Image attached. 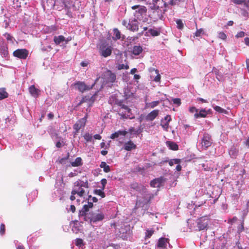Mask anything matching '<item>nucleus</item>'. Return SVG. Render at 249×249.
Masks as SVG:
<instances>
[{"label":"nucleus","instance_id":"60","mask_svg":"<svg viewBox=\"0 0 249 249\" xmlns=\"http://www.w3.org/2000/svg\"><path fill=\"white\" fill-rule=\"evenodd\" d=\"M70 211L72 213H74L75 212L76 208H75L74 205H71V206H70Z\"/></svg>","mask_w":249,"mask_h":249},{"label":"nucleus","instance_id":"54","mask_svg":"<svg viewBox=\"0 0 249 249\" xmlns=\"http://www.w3.org/2000/svg\"><path fill=\"white\" fill-rule=\"evenodd\" d=\"M119 137V135L118 133L117 132H115V133H112L110 135V138L111 139H115V138H117Z\"/></svg>","mask_w":249,"mask_h":249},{"label":"nucleus","instance_id":"47","mask_svg":"<svg viewBox=\"0 0 249 249\" xmlns=\"http://www.w3.org/2000/svg\"><path fill=\"white\" fill-rule=\"evenodd\" d=\"M176 23L177 24V28L179 29H182L183 28V24L181 19H178L176 21Z\"/></svg>","mask_w":249,"mask_h":249},{"label":"nucleus","instance_id":"62","mask_svg":"<svg viewBox=\"0 0 249 249\" xmlns=\"http://www.w3.org/2000/svg\"><path fill=\"white\" fill-rule=\"evenodd\" d=\"M242 15H243V16H244V17H247V18H248V16H249V13H248V12H247L246 11V10H243V12H242Z\"/></svg>","mask_w":249,"mask_h":249},{"label":"nucleus","instance_id":"6","mask_svg":"<svg viewBox=\"0 0 249 249\" xmlns=\"http://www.w3.org/2000/svg\"><path fill=\"white\" fill-rule=\"evenodd\" d=\"M212 144L211 136L208 133H204L201 140V144L204 149H207Z\"/></svg>","mask_w":249,"mask_h":249},{"label":"nucleus","instance_id":"49","mask_svg":"<svg viewBox=\"0 0 249 249\" xmlns=\"http://www.w3.org/2000/svg\"><path fill=\"white\" fill-rule=\"evenodd\" d=\"M5 232V226L3 223H1L0 225V234L3 235Z\"/></svg>","mask_w":249,"mask_h":249},{"label":"nucleus","instance_id":"64","mask_svg":"<svg viewBox=\"0 0 249 249\" xmlns=\"http://www.w3.org/2000/svg\"><path fill=\"white\" fill-rule=\"evenodd\" d=\"M245 143L246 146H247L248 147H249V137L248 138L247 140L245 142Z\"/></svg>","mask_w":249,"mask_h":249},{"label":"nucleus","instance_id":"12","mask_svg":"<svg viewBox=\"0 0 249 249\" xmlns=\"http://www.w3.org/2000/svg\"><path fill=\"white\" fill-rule=\"evenodd\" d=\"M75 85L77 86L78 89L81 92H83L85 91L89 90L92 89V86L89 87L86 85L84 82H77L75 84Z\"/></svg>","mask_w":249,"mask_h":249},{"label":"nucleus","instance_id":"44","mask_svg":"<svg viewBox=\"0 0 249 249\" xmlns=\"http://www.w3.org/2000/svg\"><path fill=\"white\" fill-rule=\"evenodd\" d=\"M129 68V67L128 65H124V64H119L117 66V69L118 70H121L123 69L128 70Z\"/></svg>","mask_w":249,"mask_h":249},{"label":"nucleus","instance_id":"7","mask_svg":"<svg viewBox=\"0 0 249 249\" xmlns=\"http://www.w3.org/2000/svg\"><path fill=\"white\" fill-rule=\"evenodd\" d=\"M104 214L102 213H91L89 222L90 224L92 223H96L102 221L104 219Z\"/></svg>","mask_w":249,"mask_h":249},{"label":"nucleus","instance_id":"33","mask_svg":"<svg viewBox=\"0 0 249 249\" xmlns=\"http://www.w3.org/2000/svg\"><path fill=\"white\" fill-rule=\"evenodd\" d=\"M148 32L150 33L151 35L153 36H158L160 34V32L156 30L150 29L148 30Z\"/></svg>","mask_w":249,"mask_h":249},{"label":"nucleus","instance_id":"9","mask_svg":"<svg viewBox=\"0 0 249 249\" xmlns=\"http://www.w3.org/2000/svg\"><path fill=\"white\" fill-rule=\"evenodd\" d=\"M104 76L107 83H113L116 80V74L110 70L106 71Z\"/></svg>","mask_w":249,"mask_h":249},{"label":"nucleus","instance_id":"20","mask_svg":"<svg viewBox=\"0 0 249 249\" xmlns=\"http://www.w3.org/2000/svg\"><path fill=\"white\" fill-rule=\"evenodd\" d=\"M132 9L133 10H135L138 9V10L136 12L139 13L141 15H142L146 13L147 9L144 6H141L140 5H136L132 6Z\"/></svg>","mask_w":249,"mask_h":249},{"label":"nucleus","instance_id":"36","mask_svg":"<svg viewBox=\"0 0 249 249\" xmlns=\"http://www.w3.org/2000/svg\"><path fill=\"white\" fill-rule=\"evenodd\" d=\"M154 232V231L153 230H147L145 232V238L147 239L150 238Z\"/></svg>","mask_w":249,"mask_h":249},{"label":"nucleus","instance_id":"29","mask_svg":"<svg viewBox=\"0 0 249 249\" xmlns=\"http://www.w3.org/2000/svg\"><path fill=\"white\" fill-rule=\"evenodd\" d=\"M119 232V235L123 239H124L127 238V230L125 228H124L122 227L120 229Z\"/></svg>","mask_w":249,"mask_h":249},{"label":"nucleus","instance_id":"35","mask_svg":"<svg viewBox=\"0 0 249 249\" xmlns=\"http://www.w3.org/2000/svg\"><path fill=\"white\" fill-rule=\"evenodd\" d=\"M83 137L86 142H91L92 139V135L89 133H86Z\"/></svg>","mask_w":249,"mask_h":249},{"label":"nucleus","instance_id":"15","mask_svg":"<svg viewBox=\"0 0 249 249\" xmlns=\"http://www.w3.org/2000/svg\"><path fill=\"white\" fill-rule=\"evenodd\" d=\"M90 215H91V213H87L82 209L80 210L78 213L79 219H82L85 221L89 222Z\"/></svg>","mask_w":249,"mask_h":249},{"label":"nucleus","instance_id":"58","mask_svg":"<svg viewBox=\"0 0 249 249\" xmlns=\"http://www.w3.org/2000/svg\"><path fill=\"white\" fill-rule=\"evenodd\" d=\"M1 52L3 53L4 55H7L8 54L7 48L4 47L3 49L1 50Z\"/></svg>","mask_w":249,"mask_h":249},{"label":"nucleus","instance_id":"28","mask_svg":"<svg viewBox=\"0 0 249 249\" xmlns=\"http://www.w3.org/2000/svg\"><path fill=\"white\" fill-rule=\"evenodd\" d=\"M100 167L103 168V170L105 173H108L110 171L109 166L107 165L106 162L105 161L101 162Z\"/></svg>","mask_w":249,"mask_h":249},{"label":"nucleus","instance_id":"22","mask_svg":"<svg viewBox=\"0 0 249 249\" xmlns=\"http://www.w3.org/2000/svg\"><path fill=\"white\" fill-rule=\"evenodd\" d=\"M143 49L141 46H134L133 47L132 53L135 55H138L142 53Z\"/></svg>","mask_w":249,"mask_h":249},{"label":"nucleus","instance_id":"37","mask_svg":"<svg viewBox=\"0 0 249 249\" xmlns=\"http://www.w3.org/2000/svg\"><path fill=\"white\" fill-rule=\"evenodd\" d=\"M160 103V102L159 101H153V102L149 103L148 107L151 108H153L155 107L158 106L159 105Z\"/></svg>","mask_w":249,"mask_h":249},{"label":"nucleus","instance_id":"23","mask_svg":"<svg viewBox=\"0 0 249 249\" xmlns=\"http://www.w3.org/2000/svg\"><path fill=\"white\" fill-rule=\"evenodd\" d=\"M208 114L207 112L205 110V109H201L199 113H196L194 115V117L196 118H198L199 117L205 118L207 117Z\"/></svg>","mask_w":249,"mask_h":249},{"label":"nucleus","instance_id":"34","mask_svg":"<svg viewBox=\"0 0 249 249\" xmlns=\"http://www.w3.org/2000/svg\"><path fill=\"white\" fill-rule=\"evenodd\" d=\"M130 187L131 188L136 190V191H139L140 190V186L138 183L137 182H133L130 184Z\"/></svg>","mask_w":249,"mask_h":249},{"label":"nucleus","instance_id":"27","mask_svg":"<svg viewBox=\"0 0 249 249\" xmlns=\"http://www.w3.org/2000/svg\"><path fill=\"white\" fill-rule=\"evenodd\" d=\"M236 4L241 5L246 10H249V1H234Z\"/></svg>","mask_w":249,"mask_h":249},{"label":"nucleus","instance_id":"38","mask_svg":"<svg viewBox=\"0 0 249 249\" xmlns=\"http://www.w3.org/2000/svg\"><path fill=\"white\" fill-rule=\"evenodd\" d=\"M75 245L76 246L81 247L84 245L83 240L81 238H76L75 240Z\"/></svg>","mask_w":249,"mask_h":249},{"label":"nucleus","instance_id":"11","mask_svg":"<svg viewBox=\"0 0 249 249\" xmlns=\"http://www.w3.org/2000/svg\"><path fill=\"white\" fill-rule=\"evenodd\" d=\"M171 121V117L170 115H167L161 120L160 125L165 131H168L169 123Z\"/></svg>","mask_w":249,"mask_h":249},{"label":"nucleus","instance_id":"4","mask_svg":"<svg viewBox=\"0 0 249 249\" xmlns=\"http://www.w3.org/2000/svg\"><path fill=\"white\" fill-rule=\"evenodd\" d=\"M209 218L207 216H204L198 218L196 220V225L199 231L206 229L208 226Z\"/></svg>","mask_w":249,"mask_h":249},{"label":"nucleus","instance_id":"26","mask_svg":"<svg viewBox=\"0 0 249 249\" xmlns=\"http://www.w3.org/2000/svg\"><path fill=\"white\" fill-rule=\"evenodd\" d=\"M167 240V238L163 237L160 238L158 243V247L160 248H165L166 246Z\"/></svg>","mask_w":249,"mask_h":249},{"label":"nucleus","instance_id":"32","mask_svg":"<svg viewBox=\"0 0 249 249\" xmlns=\"http://www.w3.org/2000/svg\"><path fill=\"white\" fill-rule=\"evenodd\" d=\"M3 36L6 38L7 41H9L11 44L14 43V41L15 39L10 34L6 33L4 34Z\"/></svg>","mask_w":249,"mask_h":249},{"label":"nucleus","instance_id":"18","mask_svg":"<svg viewBox=\"0 0 249 249\" xmlns=\"http://www.w3.org/2000/svg\"><path fill=\"white\" fill-rule=\"evenodd\" d=\"M29 91L32 96L36 98L40 93V90L36 89L34 85L31 86L29 88Z\"/></svg>","mask_w":249,"mask_h":249},{"label":"nucleus","instance_id":"56","mask_svg":"<svg viewBox=\"0 0 249 249\" xmlns=\"http://www.w3.org/2000/svg\"><path fill=\"white\" fill-rule=\"evenodd\" d=\"M189 111L191 113H194L195 112L197 113L198 109H196L195 107H193L189 108Z\"/></svg>","mask_w":249,"mask_h":249},{"label":"nucleus","instance_id":"24","mask_svg":"<svg viewBox=\"0 0 249 249\" xmlns=\"http://www.w3.org/2000/svg\"><path fill=\"white\" fill-rule=\"evenodd\" d=\"M91 98L89 96H86L83 97L79 103L78 104V105H81L83 103H88V104H89V106H91L92 103H93L92 101H91Z\"/></svg>","mask_w":249,"mask_h":249},{"label":"nucleus","instance_id":"61","mask_svg":"<svg viewBox=\"0 0 249 249\" xmlns=\"http://www.w3.org/2000/svg\"><path fill=\"white\" fill-rule=\"evenodd\" d=\"M93 137L96 140H101L102 139V137L99 134H95L93 136Z\"/></svg>","mask_w":249,"mask_h":249},{"label":"nucleus","instance_id":"55","mask_svg":"<svg viewBox=\"0 0 249 249\" xmlns=\"http://www.w3.org/2000/svg\"><path fill=\"white\" fill-rule=\"evenodd\" d=\"M128 132H129L131 134L133 133V132H134L136 134H139V131L138 130L135 131L134 127L130 128L128 130Z\"/></svg>","mask_w":249,"mask_h":249},{"label":"nucleus","instance_id":"3","mask_svg":"<svg viewBox=\"0 0 249 249\" xmlns=\"http://www.w3.org/2000/svg\"><path fill=\"white\" fill-rule=\"evenodd\" d=\"M112 50L111 46L104 42L100 45L99 52L102 56L107 57L111 54Z\"/></svg>","mask_w":249,"mask_h":249},{"label":"nucleus","instance_id":"5","mask_svg":"<svg viewBox=\"0 0 249 249\" xmlns=\"http://www.w3.org/2000/svg\"><path fill=\"white\" fill-rule=\"evenodd\" d=\"M29 52L25 49H18L13 52V55L21 59H25L28 57Z\"/></svg>","mask_w":249,"mask_h":249},{"label":"nucleus","instance_id":"50","mask_svg":"<svg viewBox=\"0 0 249 249\" xmlns=\"http://www.w3.org/2000/svg\"><path fill=\"white\" fill-rule=\"evenodd\" d=\"M91 197V196H88V206L90 208H92L93 207V202L91 201V199H90V198Z\"/></svg>","mask_w":249,"mask_h":249},{"label":"nucleus","instance_id":"14","mask_svg":"<svg viewBox=\"0 0 249 249\" xmlns=\"http://www.w3.org/2000/svg\"><path fill=\"white\" fill-rule=\"evenodd\" d=\"M164 181V179L162 177H160L153 179L150 182V185L152 187L159 188L161 185Z\"/></svg>","mask_w":249,"mask_h":249},{"label":"nucleus","instance_id":"40","mask_svg":"<svg viewBox=\"0 0 249 249\" xmlns=\"http://www.w3.org/2000/svg\"><path fill=\"white\" fill-rule=\"evenodd\" d=\"M168 162H169V165L172 166L174 164H179L180 162V160L179 159L171 160L168 161Z\"/></svg>","mask_w":249,"mask_h":249},{"label":"nucleus","instance_id":"10","mask_svg":"<svg viewBox=\"0 0 249 249\" xmlns=\"http://www.w3.org/2000/svg\"><path fill=\"white\" fill-rule=\"evenodd\" d=\"M83 187H88V181H86V182L84 183L83 181L79 180L74 182L72 189H76L77 191L85 190Z\"/></svg>","mask_w":249,"mask_h":249},{"label":"nucleus","instance_id":"16","mask_svg":"<svg viewBox=\"0 0 249 249\" xmlns=\"http://www.w3.org/2000/svg\"><path fill=\"white\" fill-rule=\"evenodd\" d=\"M85 190H81L79 191H77L76 189H72L71 192V196H70V199L71 201H73L76 199V197L75 196V195H77L80 197L84 196L85 195Z\"/></svg>","mask_w":249,"mask_h":249},{"label":"nucleus","instance_id":"2","mask_svg":"<svg viewBox=\"0 0 249 249\" xmlns=\"http://www.w3.org/2000/svg\"><path fill=\"white\" fill-rule=\"evenodd\" d=\"M118 113L123 119H133L135 116L133 115L131 109L127 106L121 103L118 104Z\"/></svg>","mask_w":249,"mask_h":249},{"label":"nucleus","instance_id":"1","mask_svg":"<svg viewBox=\"0 0 249 249\" xmlns=\"http://www.w3.org/2000/svg\"><path fill=\"white\" fill-rule=\"evenodd\" d=\"M167 4L165 1H152L150 3V8L153 11L149 14V17L153 21L156 22L162 17V13L167 11Z\"/></svg>","mask_w":249,"mask_h":249},{"label":"nucleus","instance_id":"17","mask_svg":"<svg viewBox=\"0 0 249 249\" xmlns=\"http://www.w3.org/2000/svg\"><path fill=\"white\" fill-rule=\"evenodd\" d=\"M129 29L133 32L138 31L139 30V22L134 19L129 23Z\"/></svg>","mask_w":249,"mask_h":249},{"label":"nucleus","instance_id":"8","mask_svg":"<svg viewBox=\"0 0 249 249\" xmlns=\"http://www.w3.org/2000/svg\"><path fill=\"white\" fill-rule=\"evenodd\" d=\"M87 119L86 117H84L78 120L73 125V128L75 130L74 134H76L80 129L85 126Z\"/></svg>","mask_w":249,"mask_h":249},{"label":"nucleus","instance_id":"30","mask_svg":"<svg viewBox=\"0 0 249 249\" xmlns=\"http://www.w3.org/2000/svg\"><path fill=\"white\" fill-rule=\"evenodd\" d=\"M71 165L73 167H77L82 165V159L80 157L75 159V160L71 163Z\"/></svg>","mask_w":249,"mask_h":249},{"label":"nucleus","instance_id":"13","mask_svg":"<svg viewBox=\"0 0 249 249\" xmlns=\"http://www.w3.org/2000/svg\"><path fill=\"white\" fill-rule=\"evenodd\" d=\"M159 112L160 111L158 109H154L151 111L146 116L145 120L147 121H153L159 115Z\"/></svg>","mask_w":249,"mask_h":249},{"label":"nucleus","instance_id":"45","mask_svg":"<svg viewBox=\"0 0 249 249\" xmlns=\"http://www.w3.org/2000/svg\"><path fill=\"white\" fill-rule=\"evenodd\" d=\"M155 73L157 74V75L155 76V77L154 78L153 80L155 82H159L160 80V75L159 73V71L158 70H155Z\"/></svg>","mask_w":249,"mask_h":249},{"label":"nucleus","instance_id":"52","mask_svg":"<svg viewBox=\"0 0 249 249\" xmlns=\"http://www.w3.org/2000/svg\"><path fill=\"white\" fill-rule=\"evenodd\" d=\"M117 132L118 133L119 136L121 135L125 136L128 133V132L125 130H119L117 131Z\"/></svg>","mask_w":249,"mask_h":249},{"label":"nucleus","instance_id":"53","mask_svg":"<svg viewBox=\"0 0 249 249\" xmlns=\"http://www.w3.org/2000/svg\"><path fill=\"white\" fill-rule=\"evenodd\" d=\"M245 32H244L243 31H240L236 34L235 36L237 38L242 37L245 36Z\"/></svg>","mask_w":249,"mask_h":249},{"label":"nucleus","instance_id":"21","mask_svg":"<svg viewBox=\"0 0 249 249\" xmlns=\"http://www.w3.org/2000/svg\"><path fill=\"white\" fill-rule=\"evenodd\" d=\"M167 146L171 150L176 151L178 149V145L175 142L168 141L166 142Z\"/></svg>","mask_w":249,"mask_h":249},{"label":"nucleus","instance_id":"46","mask_svg":"<svg viewBox=\"0 0 249 249\" xmlns=\"http://www.w3.org/2000/svg\"><path fill=\"white\" fill-rule=\"evenodd\" d=\"M204 34V31L203 29L201 28L199 29H197L195 35L197 37H199L201 36V35H203Z\"/></svg>","mask_w":249,"mask_h":249},{"label":"nucleus","instance_id":"31","mask_svg":"<svg viewBox=\"0 0 249 249\" xmlns=\"http://www.w3.org/2000/svg\"><path fill=\"white\" fill-rule=\"evenodd\" d=\"M8 95L7 92L4 89H0V100L7 98Z\"/></svg>","mask_w":249,"mask_h":249},{"label":"nucleus","instance_id":"25","mask_svg":"<svg viewBox=\"0 0 249 249\" xmlns=\"http://www.w3.org/2000/svg\"><path fill=\"white\" fill-rule=\"evenodd\" d=\"M53 41L56 45H59L61 42L65 41V37L62 35L58 36H55L53 38Z\"/></svg>","mask_w":249,"mask_h":249},{"label":"nucleus","instance_id":"39","mask_svg":"<svg viewBox=\"0 0 249 249\" xmlns=\"http://www.w3.org/2000/svg\"><path fill=\"white\" fill-rule=\"evenodd\" d=\"M103 190L96 189L94 190V193L97 195L101 196L102 198H104L105 197V194Z\"/></svg>","mask_w":249,"mask_h":249},{"label":"nucleus","instance_id":"19","mask_svg":"<svg viewBox=\"0 0 249 249\" xmlns=\"http://www.w3.org/2000/svg\"><path fill=\"white\" fill-rule=\"evenodd\" d=\"M136 145L131 141L125 142L124 146V149L126 151H131L132 149H135L136 148Z\"/></svg>","mask_w":249,"mask_h":249},{"label":"nucleus","instance_id":"59","mask_svg":"<svg viewBox=\"0 0 249 249\" xmlns=\"http://www.w3.org/2000/svg\"><path fill=\"white\" fill-rule=\"evenodd\" d=\"M197 101L201 102L202 103H208L207 100L204 99L202 98H197Z\"/></svg>","mask_w":249,"mask_h":249},{"label":"nucleus","instance_id":"41","mask_svg":"<svg viewBox=\"0 0 249 249\" xmlns=\"http://www.w3.org/2000/svg\"><path fill=\"white\" fill-rule=\"evenodd\" d=\"M218 37L225 41L227 39V35L223 32H220L218 33Z\"/></svg>","mask_w":249,"mask_h":249},{"label":"nucleus","instance_id":"42","mask_svg":"<svg viewBox=\"0 0 249 249\" xmlns=\"http://www.w3.org/2000/svg\"><path fill=\"white\" fill-rule=\"evenodd\" d=\"M214 109L219 113H226V110L219 106H216L213 107Z\"/></svg>","mask_w":249,"mask_h":249},{"label":"nucleus","instance_id":"51","mask_svg":"<svg viewBox=\"0 0 249 249\" xmlns=\"http://www.w3.org/2000/svg\"><path fill=\"white\" fill-rule=\"evenodd\" d=\"M101 183L102 185V190H104L105 188L106 185L107 183V180L106 178H103L101 180Z\"/></svg>","mask_w":249,"mask_h":249},{"label":"nucleus","instance_id":"57","mask_svg":"<svg viewBox=\"0 0 249 249\" xmlns=\"http://www.w3.org/2000/svg\"><path fill=\"white\" fill-rule=\"evenodd\" d=\"M90 208L88 207L87 204H85L83 206L82 210L84 211L88 212L89 211Z\"/></svg>","mask_w":249,"mask_h":249},{"label":"nucleus","instance_id":"48","mask_svg":"<svg viewBox=\"0 0 249 249\" xmlns=\"http://www.w3.org/2000/svg\"><path fill=\"white\" fill-rule=\"evenodd\" d=\"M172 101L173 104L177 105L178 106H179L181 104V100L180 98H173L172 99Z\"/></svg>","mask_w":249,"mask_h":249},{"label":"nucleus","instance_id":"63","mask_svg":"<svg viewBox=\"0 0 249 249\" xmlns=\"http://www.w3.org/2000/svg\"><path fill=\"white\" fill-rule=\"evenodd\" d=\"M244 41H245V44L249 46V37H247L245 38Z\"/></svg>","mask_w":249,"mask_h":249},{"label":"nucleus","instance_id":"43","mask_svg":"<svg viewBox=\"0 0 249 249\" xmlns=\"http://www.w3.org/2000/svg\"><path fill=\"white\" fill-rule=\"evenodd\" d=\"M114 35L115 36V39H119L121 38V34L118 29L115 28L113 30Z\"/></svg>","mask_w":249,"mask_h":249}]
</instances>
